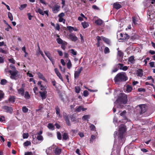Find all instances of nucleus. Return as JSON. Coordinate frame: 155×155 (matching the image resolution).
Listing matches in <instances>:
<instances>
[{"label": "nucleus", "mask_w": 155, "mask_h": 155, "mask_svg": "<svg viewBox=\"0 0 155 155\" xmlns=\"http://www.w3.org/2000/svg\"><path fill=\"white\" fill-rule=\"evenodd\" d=\"M127 79L126 74L125 73H121L118 74L114 78L115 82L117 84L125 81Z\"/></svg>", "instance_id": "1"}, {"label": "nucleus", "mask_w": 155, "mask_h": 155, "mask_svg": "<svg viewBox=\"0 0 155 155\" xmlns=\"http://www.w3.org/2000/svg\"><path fill=\"white\" fill-rule=\"evenodd\" d=\"M127 95L124 94H121L118 96L117 100L115 101V103L118 105L122 104H125L127 102Z\"/></svg>", "instance_id": "2"}, {"label": "nucleus", "mask_w": 155, "mask_h": 155, "mask_svg": "<svg viewBox=\"0 0 155 155\" xmlns=\"http://www.w3.org/2000/svg\"><path fill=\"white\" fill-rule=\"evenodd\" d=\"M126 128L124 124L121 125L119 127V137L121 138L123 137V134L126 131Z\"/></svg>", "instance_id": "3"}, {"label": "nucleus", "mask_w": 155, "mask_h": 155, "mask_svg": "<svg viewBox=\"0 0 155 155\" xmlns=\"http://www.w3.org/2000/svg\"><path fill=\"white\" fill-rule=\"evenodd\" d=\"M4 46L5 47L2 48H0V52L3 54H6L8 52V48L6 45H4V43L3 41L0 42V46Z\"/></svg>", "instance_id": "4"}, {"label": "nucleus", "mask_w": 155, "mask_h": 155, "mask_svg": "<svg viewBox=\"0 0 155 155\" xmlns=\"http://www.w3.org/2000/svg\"><path fill=\"white\" fill-rule=\"evenodd\" d=\"M8 71L11 74V75L10 77L11 78L15 80L17 79L19 73L17 70H9Z\"/></svg>", "instance_id": "5"}, {"label": "nucleus", "mask_w": 155, "mask_h": 155, "mask_svg": "<svg viewBox=\"0 0 155 155\" xmlns=\"http://www.w3.org/2000/svg\"><path fill=\"white\" fill-rule=\"evenodd\" d=\"M139 110L140 114H142L146 112L147 109V106L145 104L139 105Z\"/></svg>", "instance_id": "6"}, {"label": "nucleus", "mask_w": 155, "mask_h": 155, "mask_svg": "<svg viewBox=\"0 0 155 155\" xmlns=\"http://www.w3.org/2000/svg\"><path fill=\"white\" fill-rule=\"evenodd\" d=\"M2 108L7 113L12 114L13 112V109L11 107H8L7 106H4Z\"/></svg>", "instance_id": "7"}, {"label": "nucleus", "mask_w": 155, "mask_h": 155, "mask_svg": "<svg viewBox=\"0 0 155 155\" xmlns=\"http://www.w3.org/2000/svg\"><path fill=\"white\" fill-rule=\"evenodd\" d=\"M45 53L46 56L51 61L52 64L54 65V60L51 56L50 53L48 51H45Z\"/></svg>", "instance_id": "8"}, {"label": "nucleus", "mask_w": 155, "mask_h": 155, "mask_svg": "<svg viewBox=\"0 0 155 155\" xmlns=\"http://www.w3.org/2000/svg\"><path fill=\"white\" fill-rule=\"evenodd\" d=\"M83 69V67H81L79 69H78L77 71H75L74 74V77L75 78H78V77Z\"/></svg>", "instance_id": "9"}, {"label": "nucleus", "mask_w": 155, "mask_h": 155, "mask_svg": "<svg viewBox=\"0 0 155 155\" xmlns=\"http://www.w3.org/2000/svg\"><path fill=\"white\" fill-rule=\"evenodd\" d=\"M53 152L56 155H59L61 152V149L58 147H56L53 150Z\"/></svg>", "instance_id": "10"}, {"label": "nucleus", "mask_w": 155, "mask_h": 155, "mask_svg": "<svg viewBox=\"0 0 155 155\" xmlns=\"http://www.w3.org/2000/svg\"><path fill=\"white\" fill-rule=\"evenodd\" d=\"M69 38L71 41H75L78 39V38L74 34L71 33L69 35Z\"/></svg>", "instance_id": "11"}, {"label": "nucleus", "mask_w": 155, "mask_h": 155, "mask_svg": "<svg viewBox=\"0 0 155 155\" xmlns=\"http://www.w3.org/2000/svg\"><path fill=\"white\" fill-rule=\"evenodd\" d=\"M39 94L40 96L41 97L42 100L45 99L46 97V94L47 93V91H44L43 92H39Z\"/></svg>", "instance_id": "12"}, {"label": "nucleus", "mask_w": 155, "mask_h": 155, "mask_svg": "<svg viewBox=\"0 0 155 155\" xmlns=\"http://www.w3.org/2000/svg\"><path fill=\"white\" fill-rule=\"evenodd\" d=\"M113 8L116 9H118L121 7V5L118 2L114 3L113 5Z\"/></svg>", "instance_id": "13"}, {"label": "nucleus", "mask_w": 155, "mask_h": 155, "mask_svg": "<svg viewBox=\"0 0 155 155\" xmlns=\"http://www.w3.org/2000/svg\"><path fill=\"white\" fill-rule=\"evenodd\" d=\"M60 7L58 5H56L52 8V11L54 13H56L59 11Z\"/></svg>", "instance_id": "14"}, {"label": "nucleus", "mask_w": 155, "mask_h": 155, "mask_svg": "<svg viewBox=\"0 0 155 155\" xmlns=\"http://www.w3.org/2000/svg\"><path fill=\"white\" fill-rule=\"evenodd\" d=\"M37 74L38 75V77L43 80L46 81V79L45 77L43 76V74L40 72H37Z\"/></svg>", "instance_id": "15"}, {"label": "nucleus", "mask_w": 155, "mask_h": 155, "mask_svg": "<svg viewBox=\"0 0 155 155\" xmlns=\"http://www.w3.org/2000/svg\"><path fill=\"white\" fill-rule=\"evenodd\" d=\"M25 90L24 88H21L18 90V93L19 94H21L22 96L24 95Z\"/></svg>", "instance_id": "16"}, {"label": "nucleus", "mask_w": 155, "mask_h": 155, "mask_svg": "<svg viewBox=\"0 0 155 155\" xmlns=\"http://www.w3.org/2000/svg\"><path fill=\"white\" fill-rule=\"evenodd\" d=\"M118 65H119L120 66V69H122L124 71H126L128 69V68L127 66H123V64H122L120 63L118 64Z\"/></svg>", "instance_id": "17"}, {"label": "nucleus", "mask_w": 155, "mask_h": 155, "mask_svg": "<svg viewBox=\"0 0 155 155\" xmlns=\"http://www.w3.org/2000/svg\"><path fill=\"white\" fill-rule=\"evenodd\" d=\"M137 76L141 77L143 75V71L141 69H139L137 71Z\"/></svg>", "instance_id": "18"}, {"label": "nucleus", "mask_w": 155, "mask_h": 155, "mask_svg": "<svg viewBox=\"0 0 155 155\" xmlns=\"http://www.w3.org/2000/svg\"><path fill=\"white\" fill-rule=\"evenodd\" d=\"M52 150V147H50L46 150V153L48 155H50L51 153Z\"/></svg>", "instance_id": "19"}, {"label": "nucleus", "mask_w": 155, "mask_h": 155, "mask_svg": "<svg viewBox=\"0 0 155 155\" xmlns=\"http://www.w3.org/2000/svg\"><path fill=\"white\" fill-rule=\"evenodd\" d=\"M47 127L49 129L51 130H53L54 129V127L53 124H48Z\"/></svg>", "instance_id": "20"}, {"label": "nucleus", "mask_w": 155, "mask_h": 155, "mask_svg": "<svg viewBox=\"0 0 155 155\" xmlns=\"http://www.w3.org/2000/svg\"><path fill=\"white\" fill-rule=\"evenodd\" d=\"M132 89V87L131 86L129 85H127L126 86V91L128 92L129 93L130 92Z\"/></svg>", "instance_id": "21"}, {"label": "nucleus", "mask_w": 155, "mask_h": 155, "mask_svg": "<svg viewBox=\"0 0 155 155\" xmlns=\"http://www.w3.org/2000/svg\"><path fill=\"white\" fill-rule=\"evenodd\" d=\"M36 12L37 13H39L40 15H44V13L43 11L40 8H38V9L36 11Z\"/></svg>", "instance_id": "22"}, {"label": "nucleus", "mask_w": 155, "mask_h": 155, "mask_svg": "<svg viewBox=\"0 0 155 155\" xmlns=\"http://www.w3.org/2000/svg\"><path fill=\"white\" fill-rule=\"evenodd\" d=\"M81 25L84 28H87L89 25L88 23L86 22H82Z\"/></svg>", "instance_id": "23"}, {"label": "nucleus", "mask_w": 155, "mask_h": 155, "mask_svg": "<svg viewBox=\"0 0 155 155\" xmlns=\"http://www.w3.org/2000/svg\"><path fill=\"white\" fill-rule=\"evenodd\" d=\"M63 139L64 140H67L69 138L68 134L66 133H64L62 135Z\"/></svg>", "instance_id": "24"}, {"label": "nucleus", "mask_w": 155, "mask_h": 155, "mask_svg": "<svg viewBox=\"0 0 155 155\" xmlns=\"http://www.w3.org/2000/svg\"><path fill=\"white\" fill-rule=\"evenodd\" d=\"M55 110H56V114L57 115H58V117H61V116L60 114V109L59 108V107L58 106H57L55 107Z\"/></svg>", "instance_id": "25"}, {"label": "nucleus", "mask_w": 155, "mask_h": 155, "mask_svg": "<svg viewBox=\"0 0 155 155\" xmlns=\"http://www.w3.org/2000/svg\"><path fill=\"white\" fill-rule=\"evenodd\" d=\"M24 97L26 99H28L30 98V95L28 91H26L24 94Z\"/></svg>", "instance_id": "26"}, {"label": "nucleus", "mask_w": 155, "mask_h": 155, "mask_svg": "<svg viewBox=\"0 0 155 155\" xmlns=\"http://www.w3.org/2000/svg\"><path fill=\"white\" fill-rule=\"evenodd\" d=\"M95 23L97 25H101L102 24L103 21L99 19L96 20Z\"/></svg>", "instance_id": "27"}, {"label": "nucleus", "mask_w": 155, "mask_h": 155, "mask_svg": "<svg viewBox=\"0 0 155 155\" xmlns=\"http://www.w3.org/2000/svg\"><path fill=\"white\" fill-rule=\"evenodd\" d=\"M67 68L68 69H70L72 67V64L70 59L68 60V62L67 64Z\"/></svg>", "instance_id": "28"}, {"label": "nucleus", "mask_w": 155, "mask_h": 155, "mask_svg": "<svg viewBox=\"0 0 155 155\" xmlns=\"http://www.w3.org/2000/svg\"><path fill=\"white\" fill-rule=\"evenodd\" d=\"M129 61L131 63L134 62V58L133 56H131L128 59Z\"/></svg>", "instance_id": "29"}, {"label": "nucleus", "mask_w": 155, "mask_h": 155, "mask_svg": "<svg viewBox=\"0 0 155 155\" xmlns=\"http://www.w3.org/2000/svg\"><path fill=\"white\" fill-rule=\"evenodd\" d=\"M102 38L105 43L107 44H109L110 43V41L108 38L103 36L102 37Z\"/></svg>", "instance_id": "30"}, {"label": "nucleus", "mask_w": 155, "mask_h": 155, "mask_svg": "<svg viewBox=\"0 0 155 155\" xmlns=\"http://www.w3.org/2000/svg\"><path fill=\"white\" fill-rule=\"evenodd\" d=\"M123 38L122 39L126 40L130 38V36L127 34L125 33L124 34Z\"/></svg>", "instance_id": "31"}, {"label": "nucleus", "mask_w": 155, "mask_h": 155, "mask_svg": "<svg viewBox=\"0 0 155 155\" xmlns=\"http://www.w3.org/2000/svg\"><path fill=\"white\" fill-rule=\"evenodd\" d=\"M31 142L29 141H27L24 143V145L25 146H28L31 145Z\"/></svg>", "instance_id": "32"}, {"label": "nucleus", "mask_w": 155, "mask_h": 155, "mask_svg": "<svg viewBox=\"0 0 155 155\" xmlns=\"http://www.w3.org/2000/svg\"><path fill=\"white\" fill-rule=\"evenodd\" d=\"M27 5L26 4H24L22 5H21L20 7L19 8V9L21 10H23L24 8H26Z\"/></svg>", "instance_id": "33"}, {"label": "nucleus", "mask_w": 155, "mask_h": 155, "mask_svg": "<svg viewBox=\"0 0 155 155\" xmlns=\"http://www.w3.org/2000/svg\"><path fill=\"white\" fill-rule=\"evenodd\" d=\"M118 55L121 57H123L124 56V53L120 51H118Z\"/></svg>", "instance_id": "34"}, {"label": "nucleus", "mask_w": 155, "mask_h": 155, "mask_svg": "<svg viewBox=\"0 0 155 155\" xmlns=\"http://www.w3.org/2000/svg\"><path fill=\"white\" fill-rule=\"evenodd\" d=\"M9 101L10 102L13 103L15 101V98L14 97H10L9 99Z\"/></svg>", "instance_id": "35"}, {"label": "nucleus", "mask_w": 155, "mask_h": 155, "mask_svg": "<svg viewBox=\"0 0 155 155\" xmlns=\"http://www.w3.org/2000/svg\"><path fill=\"white\" fill-rule=\"evenodd\" d=\"M37 139L39 141H42L43 140V137L41 135H38L37 137Z\"/></svg>", "instance_id": "36"}, {"label": "nucleus", "mask_w": 155, "mask_h": 155, "mask_svg": "<svg viewBox=\"0 0 155 155\" xmlns=\"http://www.w3.org/2000/svg\"><path fill=\"white\" fill-rule=\"evenodd\" d=\"M8 16L11 21H12L13 20V17L12 14L9 12L8 13Z\"/></svg>", "instance_id": "37"}, {"label": "nucleus", "mask_w": 155, "mask_h": 155, "mask_svg": "<svg viewBox=\"0 0 155 155\" xmlns=\"http://www.w3.org/2000/svg\"><path fill=\"white\" fill-rule=\"evenodd\" d=\"M132 21H133V22L134 24V25H136L137 24V20L136 18L134 17H132Z\"/></svg>", "instance_id": "38"}, {"label": "nucleus", "mask_w": 155, "mask_h": 155, "mask_svg": "<svg viewBox=\"0 0 155 155\" xmlns=\"http://www.w3.org/2000/svg\"><path fill=\"white\" fill-rule=\"evenodd\" d=\"M7 83V81L5 79H2L0 82V83L2 85H5Z\"/></svg>", "instance_id": "39"}, {"label": "nucleus", "mask_w": 155, "mask_h": 155, "mask_svg": "<svg viewBox=\"0 0 155 155\" xmlns=\"http://www.w3.org/2000/svg\"><path fill=\"white\" fill-rule=\"evenodd\" d=\"M67 28L70 32H71L74 30V28L71 26H67Z\"/></svg>", "instance_id": "40"}, {"label": "nucleus", "mask_w": 155, "mask_h": 155, "mask_svg": "<svg viewBox=\"0 0 155 155\" xmlns=\"http://www.w3.org/2000/svg\"><path fill=\"white\" fill-rule=\"evenodd\" d=\"M37 54H41V55L42 56L43 58H45V56H44L42 51L40 50V48L39 47V49L38 51Z\"/></svg>", "instance_id": "41"}, {"label": "nucleus", "mask_w": 155, "mask_h": 155, "mask_svg": "<svg viewBox=\"0 0 155 155\" xmlns=\"http://www.w3.org/2000/svg\"><path fill=\"white\" fill-rule=\"evenodd\" d=\"M75 92L77 93H80L81 91V89L80 87L78 86H76L75 87Z\"/></svg>", "instance_id": "42"}, {"label": "nucleus", "mask_w": 155, "mask_h": 155, "mask_svg": "<svg viewBox=\"0 0 155 155\" xmlns=\"http://www.w3.org/2000/svg\"><path fill=\"white\" fill-rule=\"evenodd\" d=\"M90 117V116L89 115H84L82 117V119L84 120H85L87 119H89Z\"/></svg>", "instance_id": "43"}, {"label": "nucleus", "mask_w": 155, "mask_h": 155, "mask_svg": "<svg viewBox=\"0 0 155 155\" xmlns=\"http://www.w3.org/2000/svg\"><path fill=\"white\" fill-rule=\"evenodd\" d=\"M4 95V93L1 91H0V101L3 97Z\"/></svg>", "instance_id": "44"}, {"label": "nucleus", "mask_w": 155, "mask_h": 155, "mask_svg": "<svg viewBox=\"0 0 155 155\" xmlns=\"http://www.w3.org/2000/svg\"><path fill=\"white\" fill-rule=\"evenodd\" d=\"M57 138L59 140H61V135L59 132H58L57 133Z\"/></svg>", "instance_id": "45"}, {"label": "nucleus", "mask_w": 155, "mask_h": 155, "mask_svg": "<svg viewBox=\"0 0 155 155\" xmlns=\"http://www.w3.org/2000/svg\"><path fill=\"white\" fill-rule=\"evenodd\" d=\"M109 52L110 51L109 48L107 47H105L104 50V53L105 54H107L109 53Z\"/></svg>", "instance_id": "46"}, {"label": "nucleus", "mask_w": 155, "mask_h": 155, "mask_svg": "<svg viewBox=\"0 0 155 155\" xmlns=\"http://www.w3.org/2000/svg\"><path fill=\"white\" fill-rule=\"evenodd\" d=\"M22 110L24 113H26L28 111V109L26 107H22Z\"/></svg>", "instance_id": "47"}, {"label": "nucleus", "mask_w": 155, "mask_h": 155, "mask_svg": "<svg viewBox=\"0 0 155 155\" xmlns=\"http://www.w3.org/2000/svg\"><path fill=\"white\" fill-rule=\"evenodd\" d=\"M56 40L57 42L59 44H61L62 43V40L59 38H58Z\"/></svg>", "instance_id": "48"}, {"label": "nucleus", "mask_w": 155, "mask_h": 155, "mask_svg": "<svg viewBox=\"0 0 155 155\" xmlns=\"http://www.w3.org/2000/svg\"><path fill=\"white\" fill-rule=\"evenodd\" d=\"M71 53L74 55H76L77 54V52L75 51L74 50L71 49Z\"/></svg>", "instance_id": "49"}, {"label": "nucleus", "mask_w": 155, "mask_h": 155, "mask_svg": "<svg viewBox=\"0 0 155 155\" xmlns=\"http://www.w3.org/2000/svg\"><path fill=\"white\" fill-rule=\"evenodd\" d=\"M8 60L10 63L13 64H15V61L13 58L9 59H8Z\"/></svg>", "instance_id": "50"}, {"label": "nucleus", "mask_w": 155, "mask_h": 155, "mask_svg": "<svg viewBox=\"0 0 155 155\" xmlns=\"http://www.w3.org/2000/svg\"><path fill=\"white\" fill-rule=\"evenodd\" d=\"M57 75L59 77V78L63 82V78L61 73H60L58 74H57Z\"/></svg>", "instance_id": "51"}, {"label": "nucleus", "mask_w": 155, "mask_h": 155, "mask_svg": "<svg viewBox=\"0 0 155 155\" xmlns=\"http://www.w3.org/2000/svg\"><path fill=\"white\" fill-rule=\"evenodd\" d=\"M83 94L85 97H87L88 95V92L87 91L85 90L83 92Z\"/></svg>", "instance_id": "52"}, {"label": "nucleus", "mask_w": 155, "mask_h": 155, "mask_svg": "<svg viewBox=\"0 0 155 155\" xmlns=\"http://www.w3.org/2000/svg\"><path fill=\"white\" fill-rule=\"evenodd\" d=\"M59 21L60 22H63L64 24L65 23V20L61 17L59 18Z\"/></svg>", "instance_id": "53"}, {"label": "nucleus", "mask_w": 155, "mask_h": 155, "mask_svg": "<svg viewBox=\"0 0 155 155\" xmlns=\"http://www.w3.org/2000/svg\"><path fill=\"white\" fill-rule=\"evenodd\" d=\"M33 90L35 94H38L37 91H38V88L37 87H34L33 89Z\"/></svg>", "instance_id": "54"}, {"label": "nucleus", "mask_w": 155, "mask_h": 155, "mask_svg": "<svg viewBox=\"0 0 155 155\" xmlns=\"http://www.w3.org/2000/svg\"><path fill=\"white\" fill-rule=\"evenodd\" d=\"M82 109V106H79L76 109V111L78 112H80L81 109Z\"/></svg>", "instance_id": "55"}, {"label": "nucleus", "mask_w": 155, "mask_h": 155, "mask_svg": "<svg viewBox=\"0 0 155 155\" xmlns=\"http://www.w3.org/2000/svg\"><path fill=\"white\" fill-rule=\"evenodd\" d=\"M150 66L151 68H154L155 67L154 66V62L152 61L151 62L149 63Z\"/></svg>", "instance_id": "56"}, {"label": "nucleus", "mask_w": 155, "mask_h": 155, "mask_svg": "<svg viewBox=\"0 0 155 155\" xmlns=\"http://www.w3.org/2000/svg\"><path fill=\"white\" fill-rule=\"evenodd\" d=\"M23 137L24 138H27L28 137V133H24L23 134Z\"/></svg>", "instance_id": "57"}, {"label": "nucleus", "mask_w": 155, "mask_h": 155, "mask_svg": "<svg viewBox=\"0 0 155 155\" xmlns=\"http://www.w3.org/2000/svg\"><path fill=\"white\" fill-rule=\"evenodd\" d=\"M10 67L11 69L13 70V71L16 70V69L15 67L12 64H11L10 65Z\"/></svg>", "instance_id": "58"}, {"label": "nucleus", "mask_w": 155, "mask_h": 155, "mask_svg": "<svg viewBox=\"0 0 155 155\" xmlns=\"http://www.w3.org/2000/svg\"><path fill=\"white\" fill-rule=\"evenodd\" d=\"M95 139V136L92 135L91 136V137L90 139V141L91 142H92L93 140Z\"/></svg>", "instance_id": "59"}, {"label": "nucleus", "mask_w": 155, "mask_h": 155, "mask_svg": "<svg viewBox=\"0 0 155 155\" xmlns=\"http://www.w3.org/2000/svg\"><path fill=\"white\" fill-rule=\"evenodd\" d=\"M126 113V111L125 110L123 111L122 112L120 113V115L122 117H124L125 116Z\"/></svg>", "instance_id": "60"}, {"label": "nucleus", "mask_w": 155, "mask_h": 155, "mask_svg": "<svg viewBox=\"0 0 155 155\" xmlns=\"http://www.w3.org/2000/svg\"><path fill=\"white\" fill-rule=\"evenodd\" d=\"M39 1L41 3L45 5H46L47 4L44 0H39Z\"/></svg>", "instance_id": "61"}, {"label": "nucleus", "mask_w": 155, "mask_h": 155, "mask_svg": "<svg viewBox=\"0 0 155 155\" xmlns=\"http://www.w3.org/2000/svg\"><path fill=\"white\" fill-rule=\"evenodd\" d=\"M5 117L3 116H1L0 117V121L2 122L5 120Z\"/></svg>", "instance_id": "62"}, {"label": "nucleus", "mask_w": 155, "mask_h": 155, "mask_svg": "<svg viewBox=\"0 0 155 155\" xmlns=\"http://www.w3.org/2000/svg\"><path fill=\"white\" fill-rule=\"evenodd\" d=\"M59 68L61 71L63 73L65 72V70L64 68H63L61 65L59 66Z\"/></svg>", "instance_id": "63"}, {"label": "nucleus", "mask_w": 155, "mask_h": 155, "mask_svg": "<svg viewBox=\"0 0 155 155\" xmlns=\"http://www.w3.org/2000/svg\"><path fill=\"white\" fill-rule=\"evenodd\" d=\"M32 153L31 152H25V155H32Z\"/></svg>", "instance_id": "64"}]
</instances>
